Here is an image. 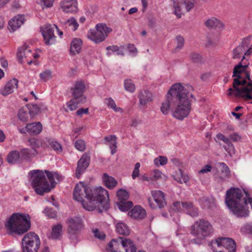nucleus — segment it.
I'll return each instance as SVG.
<instances>
[{
	"mask_svg": "<svg viewBox=\"0 0 252 252\" xmlns=\"http://www.w3.org/2000/svg\"><path fill=\"white\" fill-rule=\"evenodd\" d=\"M193 95L180 83L173 84L168 91L166 99L162 103L160 110L167 115L169 110L176 106L172 116L179 120H183L189 115L191 110V98Z\"/></svg>",
	"mask_w": 252,
	"mask_h": 252,
	"instance_id": "1",
	"label": "nucleus"
},
{
	"mask_svg": "<svg viewBox=\"0 0 252 252\" xmlns=\"http://www.w3.org/2000/svg\"><path fill=\"white\" fill-rule=\"evenodd\" d=\"M73 198L81 202L83 208L90 211L96 210L101 213L110 207L108 192L101 187L91 188L80 182L75 187Z\"/></svg>",
	"mask_w": 252,
	"mask_h": 252,
	"instance_id": "2",
	"label": "nucleus"
},
{
	"mask_svg": "<svg viewBox=\"0 0 252 252\" xmlns=\"http://www.w3.org/2000/svg\"><path fill=\"white\" fill-rule=\"evenodd\" d=\"M246 58L243 56L242 61L235 65L233 69V88H230L227 95L235 97H241L245 100L252 99V80L250 72L246 71L249 63L244 61Z\"/></svg>",
	"mask_w": 252,
	"mask_h": 252,
	"instance_id": "3",
	"label": "nucleus"
},
{
	"mask_svg": "<svg viewBox=\"0 0 252 252\" xmlns=\"http://www.w3.org/2000/svg\"><path fill=\"white\" fill-rule=\"evenodd\" d=\"M30 175V180L32 188L35 192L40 195L49 192L62 180V177L57 172L47 170H32Z\"/></svg>",
	"mask_w": 252,
	"mask_h": 252,
	"instance_id": "4",
	"label": "nucleus"
},
{
	"mask_svg": "<svg viewBox=\"0 0 252 252\" xmlns=\"http://www.w3.org/2000/svg\"><path fill=\"white\" fill-rule=\"evenodd\" d=\"M30 220L28 214L14 213L5 223V227L10 234L21 235L30 228Z\"/></svg>",
	"mask_w": 252,
	"mask_h": 252,
	"instance_id": "5",
	"label": "nucleus"
},
{
	"mask_svg": "<svg viewBox=\"0 0 252 252\" xmlns=\"http://www.w3.org/2000/svg\"><path fill=\"white\" fill-rule=\"evenodd\" d=\"M213 232L211 224L207 220L200 219L196 221L191 226L190 233L197 238L193 239L192 242L200 245L202 240L210 235Z\"/></svg>",
	"mask_w": 252,
	"mask_h": 252,
	"instance_id": "6",
	"label": "nucleus"
},
{
	"mask_svg": "<svg viewBox=\"0 0 252 252\" xmlns=\"http://www.w3.org/2000/svg\"><path fill=\"white\" fill-rule=\"evenodd\" d=\"M213 252H236V243L229 238L220 237L210 244Z\"/></svg>",
	"mask_w": 252,
	"mask_h": 252,
	"instance_id": "7",
	"label": "nucleus"
},
{
	"mask_svg": "<svg viewBox=\"0 0 252 252\" xmlns=\"http://www.w3.org/2000/svg\"><path fill=\"white\" fill-rule=\"evenodd\" d=\"M112 31V29L107 27L106 24L99 23L96 25L95 29L88 31L87 37L94 43H99L103 41Z\"/></svg>",
	"mask_w": 252,
	"mask_h": 252,
	"instance_id": "8",
	"label": "nucleus"
},
{
	"mask_svg": "<svg viewBox=\"0 0 252 252\" xmlns=\"http://www.w3.org/2000/svg\"><path fill=\"white\" fill-rule=\"evenodd\" d=\"M40 245L39 238L34 232L27 233L23 238V252H37Z\"/></svg>",
	"mask_w": 252,
	"mask_h": 252,
	"instance_id": "9",
	"label": "nucleus"
},
{
	"mask_svg": "<svg viewBox=\"0 0 252 252\" xmlns=\"http://www.w3.org/2000/svg\"><path fill=\"white\" fill-rule=\"evenodd\" d=\"M66 223L67 227V233L70 235H76L79 234L84 229L82 219L79 217L74 216L68 218Z\"/></svg>",
	"mask_w": 252,
	"mask_h": 252,
	"instance_id": "10",
	"label": "nucleus"
},
{
	"mask_svg": "<svg viewBox=\"0 0 252 252\" xmlns=\"http://www.w3.org/2000/svg\"><path fill=\"white\" fill-rule=\"evenodd\" d=\"M153 198H148V204L152 209L162 208L166 205L164 194L160 190L152 191Z\"/></svg>",
	"mask_w": 252,
	"mask_h": 252,
	"instance_id": "11",
	"label": "nucleus"
},
{
	"mask_svg": "<svg viewBox=\"0 0 252 252\" xmlns=\"http://www.w3.org/2000/svg\"><path fill=\"white\" fill-rule=\"evenodd\" d=\"M54 28L53 25L46 24L40 28L44 43L46 45H52L56 42V36L54 34Z\"/></svg>",
	"mask_w": 252,
	"mask_h": 252,
	"instance_id": "12",
	"label": "nucleus"
},
{
	"mask_svg": "<svg viewBox=\"0 0 252 252\" xmlns=\"http://www.w3.org/2000/svg\"><path fill=\"white\" fill-rule=\"evenodd\" d=\"M85 86L84 83L82 81H76L73 87L70 89L72 96L75 99H80L81 103H84L86 102V98L84 95Z\"/></svg>",
	"mask_w": 252,
	"mask_h": 252,
	"instance_id": "13",
	"label": "nucleus"
},
{
	"mask_svg": "<svg viewBox=\"0 0 252 252\" xmlns=\"http://www.w3.org/2000/svg\"><path fill=\"white\" fill-rule=\"evenodd\" d=\"M90 162V156L88 153H84L78 160L76 170V177L79 179L82 174L89 166Z\"/></svg>",
	"mask_w": 252,
	"mask_h": 252,
	"instance_id": "14",
	"label": "nucleus"
},
{
	"mask_svg": "<svg viewBox=\"0 0 252 252\" xmlns=\"http://www.w3.org/2000/svg\"><path fill=\"white\" fill-rule=\"evenodd\" d=\"M60 5L65 13H75L78 10L76 0H63L61 2Z\"/></svg>",
	"mask_w": 252,
	"mask_h": 252,
	"instance_id": "15",
	"label": "nucleus"
},
{
	"mask_svg": "<svg viewBox=\"0 0 252 252\" xmlns=\"http://www.w3.org/2000/svg\"><path fill=\"white\" fill-rule=\"evenodd\" d=\"M25 22L23 15H18L10 20L8 23V29L10 32H14L19 28Z\"/></svg>",
	"mask_w": 252,
	"mask_h": 252,
	"instance_id": "16",
	"label": "nucleus"
},
{
	"mask_svg": "<svg viewBox=\"0 0 252 252\" xmlns=\"http://www.w3.org/2000/svg\"><path fill=\"white\" fill-rule=\"evenodd\" d=\"M18 80L14 78L9 80L5 85L4 88L0 90L1 94L3 96H6L17 89L18 87Z\"/></svg>",
	"mask_w": 252,
	"mask_h": 252,
	"instance_id": "17",
	"label": "nucleus"
},
{
	"mask_svg": "<svg viewBox=\"0 0 252 252\" xmlns=\"http://www.w3.org/2000/svg\"><path fill=\"white\" fill-rule=\"evenodd\" d=\"M128 215L137 220L144 219L146 215V210L140 206H135L128 213Z\"/></svg>",
	"mask_w": 252,
	"mask_h": 252,
	"instance_id": "18",
	"label": "nucleus"
},
{
	"mask_svg": "<svg viewBox=\"0 0 252 252\" xmlns=\"http://www.w3.org/2000/svg\"><path fill=\"white\" fill-rule=\"evenodd\" d=\"M139 103L145 105L148 102L153 100L152 94L147 90L141 91L139 94Z\"/></svg>",
	"mask_w": 252,
	"mask_h": 252,
	"instance_id": "19",
	"label": "nucleus"
},
{
	"mask_svg": "<svg viewBox=\"0 0 252 252\" xmlns=\"http://www.w3.org/2000/svg\"><path fill=\"white\" fill-rule=\"evenodd\" d=\"M82 45V40L80 38H74L70 44V53L72 55L78 54L81 49Z\"/></svg>",
	"mask_w": 252,
	"mask_h": 252,
	"instance_id": "20",
	"label": "nucleus"
},
{
	"mask_svg": "<svg viewBox=\"0 0 252 252\" xmlns=\"http://www.w3.org/2000/svg\"><path fill=\"white\" fill-rule=\"evenodd\" d=\"M44 141L47 143L49 146L57 153H61L62 152V146L60 143L54 139L50 137H46L44 140Z\"/></svg>",
	"mask_w": 252,
	"mask_h": 252,
	"instance_id": "21",
	"label": "nucleus"
},
{
	"mask_svg": "<svg viewBox=\"0 0 252 252\" xmlns=\"http://www.w3.org/2000/svg\"><path fill=\"white\" fill-rule=\"evenodd\" d=\"M29 133L31 134L37 135L41 132L42 126L40 122H36L27 124Z\"/></svg>",
	"mask_w": 252,
	"mask_h": 252,
	"instance_id": "22",
	"label": "nucleus"
},
{
	"mask_svg": "<svg viewBox=\"0 0 252 252\" xmlns=\"http://www.w3.org/2000/svg\"><path fill=\"white\" fill-rule=\"evenodd\" d=\"M102 179L105 186L109 189H113L117 184V181L113 177L109 176L107 173L103 174Z\"/></svg>",
	"mask_w": 252,
	"mask_h": 252,
	"instance_id": "23",
	"label": "nucleus"
},
{
	"mask_svg": "<svg viewBox=\"0 0 252 252\" xmlns=\"http://www.w3.org/2000/svg\"><path fill=\"white\" fill-rule=\"evenodd\" d=\"M31 54V50L28 49L26 46H23L19 48L17 53V57L18 62L20 63H22L24 57L26 58Z\"/></svg>",
	"mask_w": 252,
	"mask_h": 252,
	"instance_id": "24",
	"label": "nucleus"
},
{
	"mask_svg": "<svg viewBox=\"0 0 252 252\" xmlns=\"http://www.w3.org/2000/svg\"><path fill=\"white\" fill-rule=\"evenodd\" d=\"M20 152L16 150L12 151L7 156L6 160L9 163L15 164L20 159Z\"/></svg>",
	"mask_w": 252,
	"mask_h": 252,
	"instance_id": "25",
	"label": "nucleus"
},
{
	"mask_svg": "<svg viewBox=\"0 0 252 252\" xmlns=\"http://www.w3.org/2000/svg\"><path fill=\"white\" fill-rule=\"evenodd\" d=\"M219 165L222 174V176L220 177V179L223 181L226 178H228L230 177V171L228 166L225 163L220 162L219 163Z\"/></svg>",
	"mask_w": 252,
	"mask_h": 252,
	"instance_id": "26",
	"label": "nucleus"
},
{
	"mask_svg": "<svg viewBox=\"0 0 252 252\" xmlns=\"http://www.w3.org/2000/svg\"><path fill=\"white\" fill-rule=\"evenodd\" d=\"M20 158H21V159L31 160L32 156H34L37 154V152L36 150H34L33 153H31L30 149L23 148L21 150L20 155Z\"/></svg>",
	"mask_w": 252,
	"mask_h": 252,
	"instance_id": "27",
	"label": "nucleus"
},
{
	"mask_svg": "<svg viewBox=\"0 0 252 252\" xmlns=\"http://www.w3.org/2000/svg\"><path fill=\"white\" fill-rule=\"evenodd\" d=\"M63 26L65 29L68 28V30L74 32L78 29L79 25L76 20L74 17H71L64 22Z\"/></svg>",
	"mask_w": 252,
	"mask_h": 252,
	"instance_id": "28",
	"label": "nucleus"
},
{
	"mask_svg": "<svg viewBox=\"0 0 252 252\" xmlns=\"http://www.w3.org/2000/svg\"><path fill=\"white\" fill-rule=\"evenodd\" d=\"M205 25L208 28H220L223 26V24L215 18L208 19L205 22Z\"/></svg>",
	"mask_w": 252,
	"mask_h": 252,
	"instance_id": "29",
	"label": "nucleus"
},
{
	"mask_svg": "<svg viewBox=\"0 0 252 252\" xmlns=\"http://www.w3.org/2000/svg\"><path fill=\"white\" fill-rule=\"evenodd\" d=\"M63 225L59 223L52 227L51 238L53 239H60L62 235Z\"/></svg>",
	"mask_w": 252,
	"mask_h": 252,
	"instance_id": "30",
	"label": "nucleus"
},
{
	"mask_svg": "<svg viewBox=\"0 0 252 252\" xmlns=\"http://www.w3.org/2000/svg\"><path fill=\"white\" fill-rule=\"evenodd\" d=\"M200 203L204 209H212L215 206L214 201L213 199L203 197L200 199Z\"/></svg>",
	"mask_w": 252,
	"mask_h": 252,
	"instance_id": "31",
	"label": "nucleus"
},
{
	"mask_svg": "<svg viewBox=\"0 0 252 252\" xmlns=\"http://www.w3.org/2000/svg\"><path fill=\"white\" fill-rule=\"evenodd\" d=\"M116 230L118 233L123 235H128L129 234V231L127 225L123 222H118L116 225Z\"/></svg>",
	"mask_w": 252,
	"mask_h": 252,
	"instance_id": "32",
	"label": "nucleus"
},
{
	"mask_svg": "<svg viewBox=\"0 0 252 252\" xmlns=\"http://www.w3.org/2000/svg\"><path fill=\"white\" fill-rule=\"evenodd\" d=\"M133 206L131 201H121L117 203L118 208L122 211H127Z\"/></svg>",
	"mask_w": 252,
	"mask_h": 252,
	"instance_id": "33",
	"label": "nucleus"
},
{
	"mask_svg": "<svg viewBox=\"0 0 252 252\" xmlns=\"http://www.w3.org/2000/svg\"><path fill=\"white\" fill-rule=\"evenodd\" d=\"M105 103L106 104L108 107L112 108L116 112H123L121 108L117 107L114 100L111 97L106 98L105 99Z\"/></svg>",
	"mask_w": 252,
	"mask_h": 252,
	"instance_id": "34",
	"label": "nucleus"
},
{
	"mask_svg": "<svg viewBox=\"0 0 252 252\" xmlns=\"http://www.w3.org/2000/svg\"><path fill=\"white\" fill-rule=\"evenodd\" d=\"M217 137L219 140H221L226 144L230 151H233L234 150V146L229 138L226 137L223 134L221 133L218 134Z\"/></svg>",
	"mask_w": 252,
	"mask_h": 252,
	"instance_id": "35",
	"label": "nucleus"
},
{
	"mask_svg": "<svg viewBox=\"0 0 252 252\" xmlns=\"http://www.w3.org/2000/svg\"><path fill=\"white\" fill-rule=\"evenodd\" d=\"M28 109L30 116L34 117L41 111V108L37 104H29Z\"/></svg>",
	"mask_w": 252,
	"mask_h": 252,
	"instance_id": "36",
	"label": "nucleus"
},
{
	"mask_svg": "<svg viewBox=\"0 0 252 252\" xmlns=\"http://www.w3.org/2000/svg\"><path fill=\"white\" fill-rule=\"evenodd\" d=\"M117 196L118 198L119 202L127 201L129 198V193L125 189H120L117 191Z\"/></svg>",
	"mask_w": 252,
	"mask_h": 252,
	"instance_id": "37",
	"label": "nucleus"
},
{
	"mask_svg": "<svg viewBox=\"0 0 252 252\" xmlns=\"http://www.w3.org/2000/svg\"><path fill=\"white\" fill-rule=\"evenodd\" d=\"M246 51V50L243 48V47L239 45L233 50L232 58L233 59L240 58L241 56L244 54Z\"/></svg>",
	"mask_w": 252,
	"mask_h": 252,
	"instance_id": "38",
	"label": "nucleus"
},
{
	"mask_svg": "<svg viewBox=\"0 0 252 252\" xmlns=\"http://www.w3.org/2000/svg\"><path fill=\"white\" fill-rule=\"evenodd\" d=\"M79 103H81V102L80 101V99H75V97H73L72 99L67 102L66 106L70 111H73L76 109L77 105Z\"/></svg>",
	"mask_w": 252,
	"mask_h": 252,
	"instance_id": "39",
	"label": "nucleus"
},
{
	"mask_svg": "<svg viewBox=\"0 0 252 252\" xmlns=\"http://www.w3.org/2000/svg\"><path fill=\"white\" fill-rule=\"evenodd\" d=\"M19 119L23 122H27L28 120V111L24 108L20 109L18 114Z\"/></svg>",
	"mask_w": 252,
	"mask_h": 252,
	"instance_id": "40",
	"label": "nucleus"
},
{
	"mask_svg": "<svg viewBox=\"0 0 252 252\" xmlns=\"http://www.w3.org/2000/svg\"><path fill=\"white\" fill-rule=\"evenodd\" d=\"M125 88L127 91L130 93H133L135 89V85L130 79L125 80Z\"/></svg>",
	"mask_w": 252,
	"mask_h": 252,
	"instance_id": "41",
	"label": "nucleus"
},
{
	"mask_svg": "<svg viewBox=\"0 0 252 252\" xmlns=\"http://www.w3.org/2000/svg\"><path fill=\"white\" fill-rule=\"evenodd\" d=\"M167 162V158L164 156H159L154 159V163L157 166L164 165Z\"/></svg>",
	"mask_w": 252,
	"mask_h": 252,
	"instance_id": "42",
	"label": "nucleus"
},
{
	"mask_svg": "<svg viewBox=\"0 0 252 252\" xmlns=\"http://www.w3.org/2000/svg\"><path fill=\"white\" fill-rule=\"evenodd\" d=\"M28 142L33 150L39 148L40 146L42 145L40 140L34 138L29 139Z\"/></svg>",
	"mask_w": 252,
	"mask_h": 252,
	"instance_id": "43",
	"label": "nucleus"
},
{
	"mask_svg": "<svg viewBox=\"0 0 252 252\" xmlns=\"http://www.w3.org/2000/svg\"><path fill=\"white\" fill-rule=\"evenodd\" d=\"M122 47V46L119 47L117 45L108 46L106 47V50L107 51L111 50L113 52H116L117 55L123 56H124V53L122 50H120V48Z\"/></svg>",
	"mask_w": 252,
	"mask_h": 252,
	"instance_id": "44",
	"label": "nucleus"
},
{
	"mask_svg": "<svg viewBox=\"0 0 252 252\" xmlns=\"http://www.w3.org/2000/svg\"><path fill=\"white\" fill-rule=\"evenodd\" d=\"M39 76L41 80L46 82L52 78V72L49 70H46L41 72Z\"/></svg>",
	"mask_w": 252,
	"mask_h": 252,
	"instance_id": "45",
	"label": "nucleus"
},
{
	"mask_svg": "<svg viewBox=\"0 0 252 252\" xmlns=\"http://www.w3.org/2000/svg\"><path fill=\"white\" fill-rule=\"evenodd\" d=\"M176 39L177 41V45L174 49L175 52L179 51L181 50L184 44V39L182 36H178L176 37Z\"/></svg>",
	"mask_w": 252,
	"mask_h": 252,
	"instance_id": "46",
	"label": "nucleus"
},
{
	"mask_svg": "<svg viewBox=\"0 0 252 252\" xmlns=\"http://www.w3.org/2000/svg\"><path fill=\"white\" fill-rule=\"evenodd\" d=\"M75 147L79 151H84L86 148L85 141L82 140H77L75 143Z\"/></svg>",
	"mask_w": 252,
	"mask_h": 252,
	"instance_id": "47",
	"label": "nucleus"
},
{
	"mask_svg": "<svg viewBox=\"0 0 252 252\" xmlns=\"http://www.w3.org/2000/svg\"><path fill=\"white\" fill-rule=\"evenodd\" d=\"M190 58L192 62L194 63H200L202 61V58L201 55H200L199 54L193 52L191 53L190 55Z\"/></svg>",
	"mask_w": 252,
	"mask_h": 252,
	"instance_id": "48",
	"label": "nucleus"
},
{
	"mask_svg": "<svg viewBox=\"0 0 252 252\" xmlns=\"http://www.w3.org/2000/svg\"><path fill=\"white\" fill-rule=\"evenodd\" d=\"M250 40L251 37L250 36L244 38L240 45L247 50L250 44Z\"/></svg>",
	"mask_w": 252,
	"mask_h": 252,
	"instance_id": "49",
	"label": "nucleus"
},
{
	"mask_svg": "<svg viewBox=\"0 0 252 252\" xmlns=\"http://www.w3.org/2000/svg\"><path fill=\"white\" fill-rule=\"evenodd\" d=\"M45 211L47 216L50 218L54 219L57 217V212L52 208H46Z\"/></svg>",
	"mask_w": 252,
	"mask_h": 252,
	"instance_id": "50",
	"label": "nucleus"
},
{
	"mask_svg": "<svg viewBox=\"0 0 252 252\" xmlns=\"http://www.w3.org/2000/svg\"><path fill=\"white\" fill-rule=\"evenodd\" d=\"M187 214H189L192 217H197L198 216V209L193 206L191 209L187 212Z\"/></svg>",
	"mask_w": 252,
	"mask_h": 252,
	"instance_id": "51",
	"label": "nucleus"
},
{
	"mask_svg": "<svg viewBox=\"0 0 252 252\" xmlns=\"http://www.w3.org/2000/svg\"><path fill=\"white\" fill-rule=\"evenodd\" d=\"M162 173L158 169H155L153 171L152 180H158L159 179L161 178L162 177Z\"/></svg>",
	"mask_w": 252,
	"mask_h": 252,
	"instance_id": "52",
	"label": "nucleus"
},
{
	"mask_svg": "<svg viewBox=\"0 0 252 252\" xmlns=\"http://www.w3.org/2000/svg\"><path fill=\"white\" fill-rule=\"evenodd\" d=\"M241 231L246 233L252 234V224L248 223L242 228Z\"/></svg>",
	"mask_w": 252,
	"mask_h": 252,
	"instance_id": "53",
	"label": "nucleus"
},
{
	"mask_svg": "<svg viewBox=\"0 0 252 252\" xmlns=\"http://www.w3.org/2000/svg\"><path fill=\"white\" fill-rule=\"evenodd\" d=\"M193 204L192 202H182V206L183 209L186 210L188 212L189 210L192 208L193 206Z\"/></svg>",
	"mask_w": 252,
	"mask_h": 252,
	"instance_id": "54",
	"label": "nucleus"
},
{
	"mask_svg": "<svg viewBox=\"0 0 252 252\" xmlns=\"http://www.w3.org/2000/svg\"><path fill=\"white\" fill-rule=\"evenodd\" d=\"M109 147L111 150V154L114 155L116 152L117 141L116 140L110 142Z\"/></svg>",
	"mask_w": 252,
	"mask_h": 252,
	"instance_id": "55",
	"label": "nucleus"
},
{
	"mask_svg": "<svg viewBox=\"0 0 252 252\" xmlns=\"http://www.w3.org/2000/svg\"><path fill=\"white\" fill-rule=\"evenodd\" d=\"M212 167L209 164L206 165L204 166L202 169L199 171V173H206L208 172H210L212 170Z\"/></svg>",
	"mask_w": 252,
	"mask_h": 252,
	"instance_id": "56",
	"label": "nucleus"
},
{
	"mask_svg": "<svg viewBox=\"0 0 252 252\" xmlns=\"http://www.w3.org/2000/svg\"><path fill=\"white\" fill-rule=\"evenodd\" d=\"M94 236L97 238L102 240L105 238V235L103 233L99 231L97 229L94 230Z\"/></svg>",
	"mask_w": 252,
	"mask_h": 252,
	"instance_id": "57",
	"label": "nucleus"
},
{
	"mask_svg": "<svg viewBox=\"0 0 252 252\" xmlns=\"http://www.w3.org/2000/svg\"><path fill=\"white\" fill-rule=\"evenodd\" d=\"M229 138L230 140H231L233 142H237L241 139V136L237 133H234L229 135Z\"/></svg>",
	"mask_w": 252,
	"mask_h": 252,
	"instance_id": "58",
	"label": "nucleus"
},
{
	"mask_svg": "<svg viewBox=\"0 0 252 252\" xmlns=\"http://www.w3.org/2000/svg\"><path fill=\"white\" fill-rule=\"evenodd\" d=\"M83 129V127L74 128L73 130V133L72 136L76 138L80 134V132Z\"/></svg>",
	"mask_w": 252,
	"mask_h": 252,
	"instance_id": "59",
	"label": "nucleus"
},
{
	"mask_svg": "<svg viewBox=\"0 0 252 252\" xmlns=\"http://www.w3.org/2000/svg\"><path fill=\"white\" fill-rule=\"evenodd\" d=\"M181 206L182 203L181 204L180 202L178 201L174 202L173 204V209L178 212L182 210Z\"/></svg>",
	"mask_w": 252,
	"mask_h": 252,
	"instance_id": "60",
	"label": "nucleus"
},
{
	"mask_svg": "<svg viewBox=\"0 0 252 252\" xmlns=\"http://www.w3.org/2000/svg\"><path fill=\"white\" fill-rule=\"evenodd\" d=\"M104 139L105 140V141L109 142L110 143V142L116 140L117 137L116 136L114 135H111L108 136H105Z\"/></svg>",
	"mask_w": 252,
	"mask_h": 252,
	"instance_id": "61",
	"label": "nucleus"
},
{
	"mask_svg": "<svg viewBox=\"0 0 252 252\" xmlns=\"http://www.w3.org/2000/svg\"><path fill=\"white\" fill-rule=\"evenodd\" d=\"M89 111L88 108H81L79 109L77 112L76 114L77 115L81 116L83 114H88Z\"/></svg>",
	"mask_w": 252,
	"mask_h": 252,
	"instance_id": "62",
	"label": "nucleus"
},
{
	"mask_svg": "<svg viewBox=\"0 0 252 252\" xmlns=\"http://www.w3.org/2000/svg\"><path fill=\"white\" fill-rule=\"evenodd\" d=\"M45 6L47 7H50L53 5L54 0H41Z\"/></svg>",
	"mask_w": 252,
	"mask_h": 252,
	"instance_id": "63",
	"label": "nucleus"
},
{
	"mask_svg": "<svg viewBox=\"0 0 252 252\" xmlns=\"http://www.w3.org/2000/svg\"><path fill=\"white\" fill-rule=\"evenodd\" d=\"M127 47L130 52L133 53L137 52V49L133 44H129L128 45Z\"/></svg>",
	"mask_w": 252,
	"mask_h": 252,
	"instance_id": "64",
	"label": "nucleus"
}]
</instances>
